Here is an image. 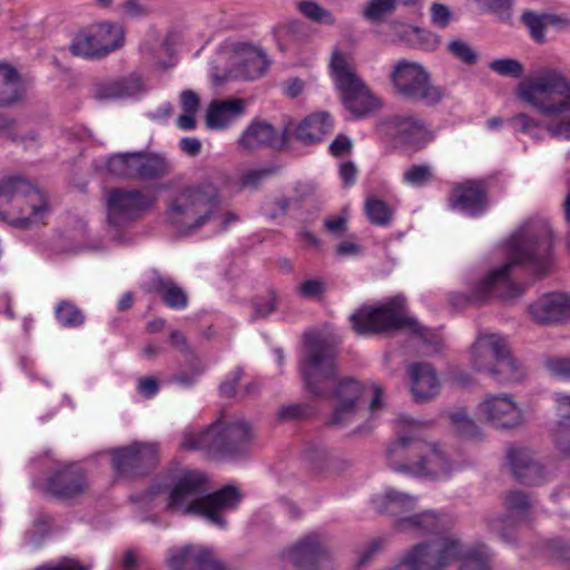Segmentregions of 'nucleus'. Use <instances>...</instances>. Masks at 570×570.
Here are the masks:
<instances>
[{"label": "nucleus", "instance_id": "obj_1", "mask_svg": "<svg viewBox=\"0 0 570 570\" xmlns=\"http://www.w3.org/2000/svg\"><path fill=\"white\" fill-rule=\"evenodd\" d=\"M552 229L549 223L542 218L527 222L509 240L508 262L490 272L471 293H452L451 305L465 308L470 305H482L493 296L501 301L521 297L524 287L511 281L512 268L521 265L537 276H544L552 266Z\"/></svg>", "mask_w": 570, "mask_h": 570}, {"label": "nucleus", "instance_id": "obj_2", "mask_svg": "<svg viewBox=\"0 0 570 570\" xmlns=\"http://www.w3.org/2000/svg\"><path fill=\"white\" fill-rule=\"evenodd\" d=\"M305 354L301 361V373L306 389L314 396H335L337 404L327 421L335 428L352 423L364 399L372 394L368 405L374 412L382 405L383 391L375 384L367 385L352 377L337 381V351L328 340L316 332L304 335Z\"/></svg>", "mask_w": 570, "mask_h": 570}, {"label": "nucleus", "instance_id": "obj_3", "mask_svg": "<svg viewBox=\"0 0 570 570\" xmlns=\"http://www.w3.org/2000/svg\"><path fill=\"white\" fill-rule=\"evenodd\" d=\"M168 478L171 482L166 505L168 511L202 517L220 529L227 524L224 513L235 510L243 498L234 485L207 493V478L197 470L173 466Z\"/></svg>", "mask_w": 570, "mask_h": 570}, {"label": "nucleus", "instance_id": "obj_4", "mask_svg": "<svg viewBox=\"0 0 570 570\" xmlns=\"http://www.w3.org/2000/svg\"><path fill=\"white\" fill-rule=\"evenodd\" d=\"M254 438L253 428L245 420L218 421L199 433L186 432L180 446L203 450L217 459L237 458L249 452Z\"/></svg>", "mask_w": 570, "mask_h": 570}, {"label": "nucleus", "instance_id": "obj_5", "mask_svg": "<svg viewBox=\"0 0 570 570\" xmlns=\"http://www.w3.org/2000/svg\"><path fill=\"white\" fill-rule=\"evenodd\" d=\"M220 199L210 181L184 189L169 205L167 217L180 233L191 234L216 217Z\"/></svg>", "mask_w": 570, "mask_h": 570}, {"label": "nucleus", "instance_id": "obj_6", "mask_svg": "<svg viewBox=\"0 0 570 570\" xmlns=\"http://www.w3.org/2000/svg\"><path fill=\"white\" fill-rule=\"evenodd\" d=\"M519 97L549 118L570 112V80L557 69H546L521 82Z\"/></svg>", "mask_w": 570, "mask_h": 570}, {"label": "nucleus", "instance_id": "obj_7", "mask_svg": "<svg viewBox=\"0 0 570 570\" xmlns=\"http://www.w3.org/2000/svg\"><path fill=\"white\" fill-rule=\"evenodd\" d=\"M404 299L394 297L376 307L362 306L350 316L352 328L358 335H374L393 330L409 328L426 341L428 328L404 313Z\"/></svg>", "mask_w": 570, "mask_h": 570}, {"label": "nucleus", "instance_id": "obj_8", "mask_svg": "<svg viewBox=\"0 0 570 570\" xmlns=\"http://www.w3.org/2000/svg\"><path fill=\"white\" fill-rule=\"evenodd\" d=\"M390 80L394 95L412 104L434 107L445 97V89L434 85L431 75L417 62L405 59L397 61Z\"/></svg>", "mask_w": 570, "mask_h": 570}, {"label": "nucleus", "instance_id": "obj_9", "mask_svg": "<svg viewBox=\"0 0 570 570\" xmlns=\"http://www.w3.org/2000/svg\"><path fill=\"white\" fill-rule=\"evenodd\" d=\"M331 68L336 87L342 94L343 105L355 118L368 117L381 109V100L354 72L344 56L335 52Z\"/></svg>", "mask_w": 570, "mask_h": 570}, {"label": "nucleus", "instance_id": "obj_10", "mask_svg": "<svg viewBox=\"0 0 570 570\" xmlns=\"http://www.w3.org/2000/svg\"><path fill=\"white\" fill-rule=\"evenodd\" d=\"M376 134L395 146L411 151L422 150L431 142L434 135L424 120L414 115H393L382 119L375 126Z\"/></svg>", "mask_w": 570, "mask_h": 570}, {"label": "nucleus", "instance_id": "obj_11", "mask_svg": "<svg viewBox=\"0 0 570 570\" xmlns=\"http://www.w3.org/2000/svg\"><path fill=\"white\" fill-rule=\"evenodd\" d=\"M460 554V544L452 538L432 543H419L409 550L390 570H443Z\"/></svg>", "mask_w": 570, "mask_h": 570}, {"label": "nucleus", "instance_id": "obj_12", "mask_svg": "<svg viewBox=\"0 0 570 570\" xmlns=\"http://www.w3.org/2000/svg\"><path fill=\"white\" fill-rule=\"evenodd\" d=\"M283 558L297 570H332V551L326 537L320 532L298 539L283 552Z\"/></svg>", "mask_w": 570, "mask_h": 570}, {"label": "nucleus", "instance_id": "obj_13", "mask_svg": "<svg viewBox=\"0 0 570 570\" xmlns=\"http://www.w3.org/2000/svg\"><path fill=\"white\" fill-rule=\"evenodd\" d=\"M111 465L117 475L134 478L153 470L158 463V446L154 443L134 442L109 450Z\"/></svg>", "mask_w": 570, "mask_h": 570}, {"label": "nucleus", "instance_id": "obj_14", "mask_svg": "<svg viewBox=\"0 0 570 570\" xmlns=\"http://www.w3.org/2000/svg\"><path fill=\"white\" fill-rule=\"evenodd\" d=\"M89 490L87 471L77 463L68 464L52 473L45 485V492L61 501H73Z\"/></svg>", "mask_w": 570, "mask_h": 570}, {"label": "nucleus", "instance_id": "obj_15", "mask_svg": "<svg viewBox=\"0 0 570 570\" xmlns=\"http://www.w3.org/2000/svg\"><path fill=\"white\" fill-rule=\"evenodd\" d=\"M291 127L293 122L288 121L282 131L277 132L275 127L266 120L254 119L240 136L239 145L249 151L261 148L285 150L289 146Z\"/></svg>", "mask_w": 570, "mask_h": 570}, {"label": "nucleus", "instance_id": "obj_16", "mask_svg": "<svg viewBox=\"0 0 570 570\" xmlns=\"http://www.w3.org/2000/svg\"><path fill=\"white\" fill-rule=\"evenodd\" d=\"M479 414L498 430H513L524 424L523 412L511 394L487 396L479 405Z\"/></svg>", "mask_w": 570, "mask_h": 570}, {"label": "nucleus", "instance_id": "obj_17", "mask_svg": "<svg viewBox=\"0 0 570 570\" xmlns=\"http://www.w3.org/2000/svg\"><path fill=\"white\" fill-rule=\"evenodd\" d=\"M154 204V199L138 189H112L107 200L108 220L112 225H121L135 219L137 214Z\"/></svg>", "mask_w": 570, "mask_h": 570}, {"label": "nucleus", "instance_id": "obj_18", "mask_svg": "<svg viewBox=\"0 0 570 570\" xmlns=\"http://www.w3.org/2000/svg\"><path fill=\"white\" fill-rule=\"evenodd\" d=\"M451 520L434 510H425L419 513L409 514L407 518H401L394 523L399 532L413 533L417 535L431 534L435 538L425 543H432L443 538H452L446 532L451 528Z\"/></svg>", "mask_w": 570, "mask_h": 570}, {"label": "nucleus", "instance_id": "obj_19", "mask_svg": "<svg viewBox=\"0 0 570 570\" xmlns=\"http://www.w3.org/2000/svg\"><path fill=\"white\" fill-rule=\"evenodd\" d=\"M504 504L509 514L493 515L488 518V527L490 531L497 533L502 540L511 542L513 537V528L517 522L524 520L531 504L529 497L523 491H509L505 495Z\"/></svg>", "mask_w": 570, "mask_h": 570}, {"label": "nucleus", "instance_id": "obj_20", "mask_svg": "<svg viewBox=\"0 0 570 570\" xmlns=\"http://www.w3.org/2000/svg\"><path fill=\"white\" fill-rule=\"evenodd\" d=\"M167 564L170 570H228L212 550L193 544L169 549Z\"/></svg>", "mask_w": 570, "mask_h": 570}, {"label": "nucleus", "instance_id": "obj_21", "mask_svg": "<svg viewBox=\"0 0 570 570\" xmlns=\"http://www.w3.org/2000/svg\"><path fill=\"white\" fill-rule=\"evenodd\" d=\"M528 312L532 321L540 325H551L570 318V295L559 292L548 293L531 303Z\"/></svg>", "mask_w": 570, "mask_h": 570}, {"label": "nucleus", "instance_id": "obj_22", "mask_svg": "<svg viewBox=\"0 0 570 570\" xmlns=\"http://www.w3.org/2000/svg\"><path fill=\"white\" fill-rule=\"evenodd\" d=\"M508 459L513 475L521 484L538 487L546 482V470L530 449H512L508 453Z\"/></svg>", "mask_w": 570, "mask_h": 570}, {"label": "nucleus", "instance_id": "obj_23", "mask_svg": "<svg viewBox=\"0 0 570 570\" xmlns=\"http://www.w3.org/2000/svg\"><path fill=\"white\" fill-rule=\"evenodd\" d=\"M32 189L29 180L20 176H11L0 180V219L9 222L17 228H29L32 224L31 216L36 215V205H30V214L26 217L9 218V214L3 208L12 200H18L20 195H27Z\"/></svg>", "mask_w": 570, "mask_h": 570}, {"label": "nucleus", "instance_id": "obj_24", "mask_svg": "<svg viewBox=\"0 0 570 570\" xmlns=\"http://www.w3.org/2000/svg\"><path fill=\"white\" fill-rule=\"evenodd\" d=\"M146 85L144 78L132 72L127 77L99 81L94 85L91 95L96 100H112L135 97L144 92Z\"/></svg>", "mask_w": 570, "mask_h": 570}, {"label": "nucleus", "instance_id": "obj_25", "mask_svg": "<svg viewBox=\"0 0 570 570\" xmlns=\"http://www.w3.org/2000/svg\"><path fill=\"white\" fill-rule=\"evenodd\" d=\"M411 391L416 402L434 399L440 392V381L435 368L428 362H415L407 366Z\"/></svg>", "mask_w": 570, "mask_h": 570}, {"label": "nucleus", "instance_id": "obj_26", "mask_svg": "<svg viewBox=\"0 0 570 570\" xmlns=\"http://www.w3.org/2000/svg\"><path fill=\"white\" fill-rule=\"evenodd\" d=\"M505 338L498 334H481L471 350L474 370L490 373L501 353L505 351Z\"/></svg>", "mask_w": 570, "mask_h": 570}, {"label": "nucleus", "instance_id": "obj_27", "mask_svg": "<svg viewBox=\"0 0 570 570\" xmlns=\"http://www.w3.org/2000/svg\"><path fill=\"white\" fill-rule=\"evenodd\" d=\"M452 208H460L471 216H479L487 210V193L475 181L456 185L449 198Z\"/></svg>", "mask_w": 570, "mask_h": 570}, {"label": "nucleus", "instance_id": "obj_28", "mask_svg": "<svg viewBox=\"0 0 570 570\" xmlns=\"http://www.w3.org/2000/svg\"><path fill=\"white\" fill-rule=\"evenodd\" d=\"M403 473L416 476H441L450 472L445 455L435 445L424 442L419 460L414 465L399 468Z\"/></svg>", "mask_w": 570, "mask_h": 570}, {"label": "nucleus", "instance_id": "obj_29", "mask_svg": "<svg viewBox=\"0 0 570 570\" xmlns=\"http://www.w3.org/2000/svg\"><path fill=\"white\" fill-rule=\"evenodd\" d=\"M333 120L327 112H317L307 116L291 135L304 145H314L332 132Z\"/></svg>", "mask_w": 570, "mask_h": 570}, {"label": "nucleus", "instance_id": "obj_30", "mask_svg": "<svg viewBox=\"0 0 570 570\" xmlns=\"http://www.w3.org/2000/svg\"><path fill=\"white\" fill-rule=\"evenodd\" d=\"M417 499L395 489H387L384 495L373 500L377 512L386 513L394 518V522L401 518H407L416 508Z\"/></svg>", "mask_w": 570, "mask_h": 570}, {"label": "nucleus", "instance_id": "obj_31", "mask_svg": "<svg viewBox=\"0 0 570 570\" xmlns=\"http://www.w3.org/2000/svg\"><path fill=\"white\" fill-rule=\"evenodd\" d=\"M245 111V100L233 98L227 100H214L206 111V126L210 129H222L230 121L242 116Z\"/></svg>", "mask_w": 570, "mask_h": 570}, {"label": "nucleus", "instance_id": "obj_32", "mask_svg": "<svg viewBox=\"0 0 570 570\" xmlns=\"http://www.w3.org/2000/svg\"><path fill=\"white\" fill-rule=\"evenodd\" d=\"M423 443L424 441L419 438L400 436L386 451L389 465L397 472H403L397 468L414 465L422 452Z\"/></svg>", "mask_w": 570, "mask_h": 570}, {"label": "nucleus", "instance_id": "obj_33", "mask_svg": "<svg viewBox=\"0 0 570 570\" xmlns=\"http://www.w3.org/2000/svg\"><path fill=\"white\" fill-rule=\"evenodd\" d=\"M147 291L158 294L161 302L169 308L183 309L188 305L186 292L174 279L165 278L158 272H155Z\"/></svg>", "mask_w": 570, "mask_h": 570}, {"label": "nucleus", "instance_id": "obj_34", "mask_svg": "<svg viewBox=\"0 0 570 570\" xmlns=\"http://www.w3.org/2000/svg\"><path fill=\"white\" fill-rule=\"evenodd\" d=\"M141 151L118 153L106 161L107 171L121 179L138 180Z\"/></svg>", "mask_w": 570, "mask_h": 570}, {"label": "nucleus", "instance_id": "obj_35", "mask_svg": "<svg viewBox=\"0 0 570 570\" xmlns=\"http://www.w3.org/2000/svg\"><path fill=\"white\" fill-rule=\"evenodd\" d=\"M96 41L106 57L110 52L120 49L125 42V30L122 26L104 21L91 27Z\"/></svg>", "mask_w": 570, "mask_h": 570}, {"label": "nucleus", "instance_id": "obj_36", "mask_svg": "<svg viewBox=\"0 0 570 570\" xmlns=\"http://www.w3.org/2000/svg\"><path fill=\"white\" fill-rule=\"evenodd\" d=\"M23 86L18 71L8 63H0V107H8L22 98Z\"/></svg>", "mask_w": 570, "mask_h": 570}, {"label": "nucleus", "instance_id": "obj_37", "mask_svg": "<svg viewBox=\"0 0 570 570\" xmlns=\"http://www.w3.org/2000/svg\"><path fill=\"white\" fill-rule=\"evenodd\" d=\"M489 374L500 383H513L520 382L525 377V370L518 360L512 356L507 344L505 351L501 353Z\"/></svg>", "mask_w": 570, "mask_h": 570}, {"label": "nucleus", "instance_id": "obj_38", "mask_svg": "<svg viewBox=\"0 0 570 570\" xmlns=\"http://www.w3.org/2000/svg\"><path fill=\"white\" fill-rule=\"evenodd\" d=\"M460 544V554L455 560L460 559L461 563L459 570H492L493 569V554L485 544L472 547L463 550L462 543L459 539L453 538Z\"/></svg>", "mask_w": 570, "mask_h": 570}, {"label": "nucleus", "instance_id": "obj_39", "mask_svg": "<svg viewBox=\"0 0 570 570\" xmlns=\"http://www.w3.org/2000/svg\"><path fill=\"white\" fill-rule=\"evenodd\" d=\"M171 173V164L160 154L141 151L138 180H160Z\"/></svg>", "mask_w": 570, "mask_h": 570}, {"label": "nucleus", "instance_id": "obj_40", "mask_svg": "<svg viewBox=\"0 0 570 570\" xmlns=\"http://www.w3.org/2000/svg\"><path fill=\"white\" fill-rule=\"evenodd\" d=\"M243 50L244 58L242 65L245 77L248 79L262 77L269 66L264 51L249 45H245Z\"/></svg>", "mask_w": 570, "mask_h": 570}, {"label": "nucleus", "instance_id": "obj_41", "mask_svg": "<svg viewBox=\"0 0 570 570\" xmlns=\"http://www.w3.org/2000/svg\"><path fill=\"white\" fill-rule=\"evenodd\" d=\"M548 16L547 12L538 13L531 10H525L521 14V22L527 27L529 30L530 37L537 42V43H546V29L549 26L548 19H546Z\"/></svg>", "mask_w": 570, "mask_h": 570}, {"label": "nucleus", "instance_id": "obj_42", "mask_svg": "<svg viewBox=\"0 0 570 570\" xmlns=\"http://www.w3.org/2000/svg\"><path fill=\"white\" fill-rule=\"evenodd\" d=\"M55 314L58 323L63 327H79L86 321L83 312L70 301L59 302Z\"/></svg>", "mask_w": 570, "mask_h": 570}, {"label": "nucleus", "instance_id": "obj_43", "mask_svg": "<svg viewBox=\"0 0 570 570\" xmlns=\"http://www.w3.org/2000/svg\"><path fill=\"white\" fill-rule=\"evenodd\" d=\"M365 214L370 223L376 226H387L393 218L391 207L386 202L376 197H368L365 200Z\"/></svg>", "mask_w": 570, "mask_h": 570}, {"label": "nucleus", "instance_id": "obj_44", "mask_svg": "<svg viewBox=\"0 0 570 570\" xmlns=\"http://www.w3.org/2000/svg\"><path fill=\"white\" fill-rule=\"evenodd\" d=\"M70 51L75 56H80L83 58L94 59L105 57L91 30L89 33H78L70 46Z\"/></svg>", "mask_w": 570, "mask_h": 570}, {"label": "nucleus", "instance_id": "obj_45", "mask_svg": "<svg viewBox=\"0 0 570 570\" xmlns=\"http://www.w3.org/2000/svg\"><path fill=\"white\" fill-rule=\"evenodd\" d=\"M405 36V45L411 48L433 51L440 45L439 36L419 27H415V29H407V35Z\"/></svg>", "mask_w": 570, "mask_h": 570}, {"label": "nucleus", "instance_id": "obj_46", "mask_svg": "<svg viewBox=\"0 0 570 570\" xmlns=\"http://www.w3.org/2000/svg\"><path fill=\"white\" fill-rule=\"evenodd\" d=\"M394 11L393 0H370L363 9V17L372 23H381Z\"/></svg>", "mask_w": 570, "mask_h": 570}, {"label": "nucleus", "instance_id": "obj_47", "mask_svg": "<svg viewBox=\"0 0 570 570\" xmlns=\"http://www.w3.org/2000/svg\"><path fill=\"white\" fill-rule=\"evenodd\" d=\"M297 8L303 16L314 22L326 26H333L335 23V18L332 11L323 8L317 2L301 1L297 3Z\"/></svg>", "mask_w": 570, "mask_h": 570}, {"label": "nucleus", "instance_id": "obj_48", "mask_svg": "<svg viewBox=\"0 0 570 570\" xmlns=\"http://www.w3.org/2000/svg\"><path fill=\"white\" fill-rule=\"evenodd\" d=\"M278 296L274 289H269L266 296L256 297L253 303L254 313L250 317L252 322L259 318H266L277 309Z\"/></svg>", "mask_w": 570, "mask_h": 570}, {"label": "nucleus", "instance_id": "obj_49", "mask_svg": "<svg viewBox=\"0 0 570 570\" xmlns=\"http://www.w3.org/2000/svg\"><path fill=\"white\" fill-rule=\"evenodd\" d=\"M489 68L500 76L511 77L514 79L521 78L524 73L523 65L519 60L512 58L495 59L490 62Z\"/></svg>", "mask_w": 570, "mask_h": 570}, {"label": "nucleus", "instance_id": "obj_50", "mask_svg": "<svg viewBox=\"0 0 570 570\" xmlns=\"http://www.w3.org/2000/svg\"><path fill=\"white\" fill-rule=\"evenodd\" d=\"M432 176L429 165H413L403 174V180L411 186L419 187L429 183Z\"/></svg>", "mask_w": 570, "mask_h": 570}, {"label": "nucleus", "instance_id": "obj_51", "mask_svg": "<svg viewBox=\"0 0 570 570\" xmlns=\"http://www.w3.org/2000/svg\"><path fill=\"white\" fill-rule=\"evenodd\" d=\"M448 51L465 65L472 66L478 61V56L471 46L462 40H453L448 45Z\"/></svg>", "mask_w": 570, "mask_h": 570}, {"label": "nucleus", "instance_id": "obj_52", "mask_svg": "<svg viewBox=\"0 0 570 570\" xmlns=\"http://www.w3.org/2000/svg\"><path fill=\"white\" fill-rule=\"evenodd\" d=\"M451 422L456 432L463 436L475 438L479 434L475 423L461 412L451 414Z\"/></svg>", "mask_w": 570, "mask_h": 570}, {"label": "nucleus", "instance_id": "obj_53", "mask_svg": "<svg viewBox=\"0 0 570 570\" xmlns=\"http://www.w3.org/2000/svg\"><path fill=\"white\" fill-rule=\"evenodd\" d=\"M485 6L491 12L498 16L502 22H511L512 20V2L511 0H478Z\"/></svg>", "mask_w": 570, "mask_h": 570}, {"label": "nucleus", "instance_id": "obj_54", "mask_svg": "<svg viewBox=\"0 0 570 570\" xmlns=\"http://www.w3.org/2000/svg\"><path fill=\"white\" fill-rule=\"evenodd\" d=\"M386 542V538L383 537L372 539L364 548L358 560L356 561V567L362 568L367 566L372 558L383 550Z\"/></svg>", "mask_w": 570, "mask_h": 570}, {"label": "nucleus", "instance_id": "obj_55", "mask_svg": "<svg viewBox=\"0 0 570 570\" xmlns=\"http://www.w3.org/2000/svg\"><path fill=\"white\" fill-rule=\"evenodd\" d=\"M277 173L276 167H267L262 169L249 170L243 176V186L256 189L263 180Z\"/></svg>", "mask_w": 570, "mask_h": 570}, {"label": "nucleus", "instance_id": "obj_56", "mask_svg": "<svg viewBox=\"0 0 570 570\" xmlns=\"http://www.w3.org/2000/svg\"><path fill=\"white\" fill-rule=\"evenodd\" d=\"M556 402L558 405V414L560 417L556 429H570V395L557 393Z\"/></svg>", "mask_w": 570, "mask_h": 570}, {"label": "nucleus", "instance_id": "obj_57", "mask_svg": "<svg viewBox=\"0 0 570 570\" xmlns=\"http://www.w3.org/2000/svg\"><path fill=\"white\" fill-rule=\"evenodd\" d=\"M452 20L451 10L442 3H433L431 6V21L438 28H446Z\"/></svg>", "mask_w": 570, "mask_h": 570}, {"label": "nucleus", "instance_id": "obj_58", "mask_svg": "<svg viewBox=\"0 0 570 570\" xmlns=\"http://www.w3.org/2000/svg\"><path fill=\"white\" fill-rule=\"evenodd\" d=\"M547 367L557 377L570 380V358H552L547 361Z\"/></svg>", "mask_w": 570, "mask_h": 570}, {"label": "nucleus", "instance_id": "obj_59", "mask_svg": "<svg viewBox=\"0 0 570 570\" xmlns=\"http://www.w3.org/2000/svg\"><path fill=\"white\" fill-rule=\"evenodd\" d=\"M547 550L552 558L570 562V543L554 539L547 543Z\"/></svg>", "mask_w": 570, "mask_h": 570}, {"label": "nucleus", "instance_id": "obj_60", "mask_svg": "<svg viewBox=\"0 0 570 570\" xmlns=\"http://www.w3.org/2000/svg\"><path fill=\"white\" fill-rule=\"evenodd\" d=\"M243 377V371L237 368L220 384V394L225 397H233L236 394V386Z\"/></svg>", "mask_w": 570, "mask_h": 570}, {"label": "nucleus", "instance_id": "obj_61", "mask_svg": "<svg viewBox=\"0 0 570 570\" xmlns=\"http://www.w3.org/2000/svg\"><path fill=\"white\" fill-rule=\"evenodd\" d=\"M199 97L193 90H184L180 94V107L184 112L196 114L199 109Z\"/></svg>", "mask_w": 570, "mask_h": 570}, {"label": "nucleus", "instance_id": "obj_62", "mask_svg": "<svg viewBox=\"0 0 570 570\" xmlns=\"http://www.w3.org/2000/svg\"><path fill=\"white\" fill-rule=\"evenodd\" d=\"M324 291V283L318 279H308L299 285V294L307 298L320 296Z\"/></svg>", "mask_w": 570, "mask_h": 570}, {"label": "nucleus", "instance_id": "obj_63", "mask_svg": "<svg viewBox=\"0 0 570 570\" xmlns=\"http://www.w3.org/2000/svg\"><path fill=\"white\" fill-rule=\"evenodd\" d=\"M38 570H90V566L81 564L72 558H62L56 566H41Z\"/></svg>", "mask_w": 570, "mask_h": 570}, {"label": "nucleus", "instance_id": "obj_64", "mask_svg": "<svg viewBox=\"0 0 570 570\" xmlns=\"http://www.w3.org/2000/svg\"><path fill=\"white\" fill-rule=\"evenodd\" d=\"M554 443L564 456L570 458V428L567 430L554 429Z\"/></svg>", "mask_w": 570, "mask_h": 570}]
</instances>
